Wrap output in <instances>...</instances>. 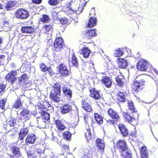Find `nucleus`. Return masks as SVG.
<instances>
[{"mask_svg":"<svg viewBox=\"0 0 158 158\" xmlns=\"http://www.w3.org/2000/svg\"><path fill=\"white\" fill-rule=\"evenodd\" d=\"M61 95V86L60 84L56 82L52 86V89L49 94L50 99L54 102L58 103L60 101Z\"/></svg>","mask_w":158,"mask_h":158,"instance_id":"1","label":"nucleus"},{"mask_svg":"<svg viewBox=\"0 0 158 158\" xmlns=\"http://www.w3.org/2000/svg\"><path fill=\"white\" fill-rule=\"evenodd\" d=\"M137 80L135 81L131 85L132 90L135 92H139L142 91L146 85V81L141 75H138L136 77Z\"/></svg>","mask_w":158,"mask_h":158,"instance_id":"2","label":"nucleus"},{"mask_svg":"<svg viewBox=\"0 0 158 158\" xmlns=\"http://www.w3.org/2000/svg\"><path fill=\"white\" fill-rule=\"evenodd\" d=\"M65 44L62 38L60 37L56 38L52 46V50L55 52L62 51L64 48Z\"/></svg>","mask_w":158,"mask_h":158,"instance_id":"3","label":"nucleus"},{"mask_svg":"<svg viewBox=\"0 0 158 158\" xmlns=\"http://www.w3.org/2000/svg\"><path fill=\"white\" fill-rule=\"evenodd\" d=\"M122 115L125 121L128 123L135 125L138 123L139 118L138 117H135L128 112H123Z\"/></svg>","mask_w":158,"mask_h":158,"instance_id":"4","label":"nucleus"},{"mask_svg":"<svg viewBox=\"0 0 158 158\" xmlns=\"http://www.w3.org/2000/svg\"><path fill=\"white\" fill-rule=\"evenodd\" d=\"M15 15L17 18L22 20L27 19L30 15L29 11L23 8L17 9L15 13Z\"/></svg>","mask_w":158,"mask_h":158,"instance_id":"5","label":"nucleus"},{"mask_svg":"<svg viewBox=\"0 0 158 158\" xmlns=\"http://www.w3.org/2000/svg\"><path fill=\"white\" fill-rule=\"evenodd\" d=\"M89 96L94 100H99V102L102 104L104 102V100L100 95L99 92L94 88H91L89 89Z\"/></svg>","mask_w":158,"mask_h":158,"instance_id":"6","label":"nucleus"},{"mask_svg":"<svg viewBox=\"0 0 158 158\" xmlns=\"http://www.w3.org/2000/svg\"><path fill=\"white\" fill-rule=\"evenodd\" d=\"M114 147L115 150H118L120 153L128 148L126 142L122 139L117 141Z\"/></svg>","mask_w":158,"mask_h":158,"instance_id":"7","label":"nucleus"},{"mask_svg":"<svg viewBox=\"0 0 158 158\" xmlns=\"http://www.w3.org/2000/svg\"><path fill=\"white\" fill-rule=\"evenodd\" d=\"M17 75L16 70H12L8 73L5 77V79L6 81L10 82L13 85L16 80L17 77L16 76Z\"/></svg>","mask_w":158,"mask_h":158,"instance_id":"8","label":"nucleus"},{"mask_svg":"<svg viewBox=\"0 0 158 158\" xmlns=\"http://www.w3.org/2000/svg\"><path fill=\"white\" fill-rule=\"evenodd\" d=\"M59 71L61 76L65 77L69 76L71 74V71L69 69L67 65L61 63L58 66Z\"/></svg>","mask_w":158,"mask_h":158,"instance_id":"9","label":"nucleus"},{"mask_svg":"<svg viewBox=\"0 0 158 158\" xmlns=\"http://www.w3.org/2000/svg\"><path fill=\"white\" fill-rule=\"evenodd\" d=\"M86 3V2L85 1L84 4L83 5L81 6H77L75 8H72L71 7H67L66 12L67 14L70 15L73 13H76L79 14L82 12L83 9V7Z\"/></svg>","mask_w":158,"mask_h":158,"instance_id":"10","label":"nucleus"},{"mask_svg":"<svg viewBox=\"0 0 158 158\" xmlns=\"http://www.w3.org/2000/svg\"><path fill=\"white\" fill-rule=\"evenodd\" d=\"M148 63L147 61L144 59L140 60L136 64V68L139 71L145 72L148 69Z\"/></svg>","mask_w":158,"mask_h":158,"instance_id":"11","label":"nucleus"},{"mask_svg":"<svg viewBox=\"0 0 158 158\" xmlns=\"http://www.w3.org/2000/svg\"><path fill=\"white\" fill-rule=\"evenodd\" d=\"M82 108L87 112H90L93 110V109L90 104V100L89 98H86L82 99L81 101Z\"/></svg>","mask_w":158,"mask_h":158,"instance_id":"12","label":"nucleus"},{"mask_svg":"<svg viewBox=\"0 0 158 158\" xmlns=\"http://www.w3.org/2000/svg\"><path fill=\"white\" fill-rule=\"evenodd\" d=\"M19 114L20 117L19 118V120L27 121L30 118L31 116L30 111L27 108H23Z\"/></svg>","mask_w":158,"mask_h":158,"instance_id":"13","label":"nucleus"},{"mask_svg":"<svg viewBox=\"0 0 158 158\" xmlns=\"http://www.w3.org/2000/svg\"><path fill=\"white\" fill-rule=\"evenodd\" d=\"M118 127L121 134L123 137L128 136L129 134V130L124 124L120 123L118 125Z\"/></svg>","mask_w":158,"mask_h":158,"instance_id":"14","label":"nucleus"},{"mask_svg":"<svg viewBox=\"0 0 158 158\" xmlns=\"http://www.w3.org/2000/svg\"><path fill=\"white\" fill-rule=\"evenodd\" d=\"M108 115L114 121H118L120 120V117L118 113L111 108L109 109L107 111Z\"/></svg>","mask_w":158,"mask_h":158,"instance_id":"15","label":"nucleus"},{"mask_svg":"<svg viewBox=\"0 0 158 158\" xmlns=\"http://www.w3.org/2000/svg\"><path fill=\"white\" fill-rule=\"evenodd\" d=\"M96 35V30L95 29L88 30L82 34V36L84 38L91 39V37Z\"/></svg>","mask_w":158,"mask_h":158,"instance_id":"16","label":"nucleus"},{"mask_svg":"<svg viewBox=\"0 0 158 158\" xmlns=\"http://www.w3.org/2000/svg\"><path fill=\"white\" fill-rule=\"evenodd\" d=\"M96 146L98 149L102 152L104 151L105 147V143L103 139L98 138L95 141Z\"/></svg>","mask_w":158,"mask_h":158,"instance_id":"17","label":"nucleus"},{"mask_svg":"<svg viewBox=\"0 0 158 158\" xmlns=\"http://www.w3.org/2000/svg\"><path fill=\"white\" fill-rule=\"evenodd\" d=\"M60 109L61 114H66L72 111V106L69 103L64 104L60 106Z\"/></svg>","mask_w":158,"mask_h":158,"instance_id":"18","label":"nucleus"},{"mask_svg":"<svg viewBox=\"0 0 158 158\" xmlns=\"http://www.w3.org/2000/svg\"><path fill=\"white\" fill-rule=\"evenodd\" d=\"M62 90L63 94L68 98L70 99L72 97V91L70 88L64 85L62 87Z\"/></svg>","mask_w":158,"mask_h":158,"instance_id":"19","label":"nucleus"},{"mask_svg":"<svg viewBox=\"0 0 158 158\" xmlns=\"http://www.w3.org/2000/svg\"><path fill=\"white\" fill-rule=\"evenodd\" d=\"M21 31L23 33L32 34L35 31V28L30 26H23L21 28Z\"/></svg>","mask_w":158,"mask_h":158,"instance_id":"20","label":"nucleus"},{"mask_svg":"<svg viewBox=\"0 0 158 158\" xmlns=\"http://www.w3.org/2000/svg\"><path fill=\"white\" fill-rule=\"evenodd\" d=\"M141 158H149V153L147 147L144 145L141 146L140 149Z\"/></svg>","mask_w":158,"mask_h":158,"instance_id":"21","label":"nucleus"},{"mask_svg":"<svg viewBox=\"0 0 158 158\" xmlns=\"http://www.w3.org/2000/svg\"><path fill=\"white\" fill-rule=\"evenodd\" d=\"M28 132L29 129L28 127L21 128L19 133V139L23 140L26 136L28 134Z\"/></svg>","mask_w":158,"mask_h":158,"instance_id":"22","label":"nucleus"},{"mask_svg":"<svg viewBox=\"0 0 158 158\" xmlns=\"http://www.w3.org/2000/svg\"><path fill=\"white\" fill-rule=\"evenodd\" d=\"M101 81L107 88L110 87L112 84V81L111 79L107 76L102 77L101 80Z\"/></svg>","mask_w":158,"mask_h":158,"instance_id":"23","label":"nucleus"},{"mask_svg":"<svg viewBox=\"0 0 158 158\" xmlns=\"http://www.w3.org/2000/svg\"><path fill=\"white\" fill-rule=\"evenodd\" d=\"M85 136L88 142L92 139V135L91 133V128L88 124L85 126Z\"/></svg>","mask_w":158,"mask_h":158,"instance_id":"24","label":"nucleus"},{"mask_svg":"<svg viewBox=\"0 0 158 158\" xmlns=\"http://www.w3.org/2000/svg\"><path fill=\"white\" fill-rule=\"evenodd\" d=\"M120 156L122 158H132V154L131 150L129 148L125 151H123L121 152Z\"/></svg>","mask_w":158,"mask_h":158,"instance_id":"25","label":"nucleus"},{"mask_svg":"<svg viewBox=\"0 0 158 158\" xmlns=\"http://www.w3.org/2000/svg\"><path fill=\"white\" fill-rule=\"evenodd\" d=\"M55 122L56 127L58 130L63 131L66 128L64 124L61 120L57 119L55 120Z\"/></svg>","mask_w":158,"mask_h":158,"instance_id":"26","label":"nucleus"},{"mask_svg":"<svg viewBox=\"0 0 158 158\" xmlns=\"http://www.w3.org/2000/svg\"><path fill=\"white\" fill-rule=\"evenodd\" d=\"M116 99L118 102H125L126 101L125 96L122 92H118L116 94Z\"/></svg>","mask_w":158,"mask_h":158,"instance_id":"27","label":"nucleus"},{"mask_svg":"<svg viewBox=\"0 0 158 158\" xmlns=\"http://www.w3.org/2000/svg\"><path fill=\"white\" fill-rule=\"evenodd\" d=\"M29 77L27 74L24 73L20 77H18L19 83L23 82L24 85H26L28 83V82H27Z\"/></svg>","mask_w":158,"mask_h":158,"instance_id":"28","label":"nucleus"},{"mask_svg":"<svg viewBox=\"0 0 158 158\" xmlns=\"http://www.w3.org/2000/svg\"><path fill=\"white\" fill-rule=\"evenodd\" d=\"M118 65L119 68L124 69L127 67L128 65V63L127 60L124 58H118Z\"/></svg>","mask_w":158,"mask_h":158,"instance_id":"29","label":"nucleus"},{"mask_svg":"<svg viewBox=\"0 0 158 158\" xmlns=\"http://www.w3.org/2000/svg\"><path fill=\"white\" fill-rule=\"evenodd\" d=\"M11 150L14 154V156L17 157H19L21 156V154L19 147L15 146H13L11 148Z\"/></svg>","mask_w":158,"mask_h":158,"instance_id":"30","label":"nucleus"},{"mask_svg":"<svg viewBox=\"0 0 158 158\" xmlns=\"http://www.w3.org/2000/svg\"><path fill=\"white\" fill-rule=\"evenodd\" d=\"M81 51L80 53L83 55L84 57L87 58L89 57L90 55V50L88 48L83 47L82 48Z\"/></svg>","mask_w":158,"mask_h":158,"instance_id":"31","label":"nucleus"},{"mask_svg":"<svg viewBox=\"0 0 158 158\" xmlns=\"http://www.w3.org/2000/svg\"><path fill=\"white\" fill-rule=\"evenodd\" d=\"M2 23L3 24L2 27L6 31H7L10 30L12 27V25L9 20H4Z\"/></svg>","mask_w":158,"mask_h":158,"instance_id":"32","label":"nucleus"},{"mask_svg":"<svg viewBox=\"0 0 158 158\" xmlns=\"http://www.w3.org/2000/svg\"><path fill=\"white\" fill-rule=\"evenodd\" d=\"M36 137L33 134H29L27 135L26 139V143L30 144H33L35 141Z\"/></svg>","mask_w":158,"mask_h":158,"instance_id":"33","label":"nucleus"},{"mask_svg":"<svg viewBox=\"0 0 158 158\" xmlns=\"http://www.w3.org/2000/svg\"><path fill=\"white\" fill-rule=\"evenodd\" d=\"M40 114L42 119L45 121H44L45 122L46 121L47 122H49V120L50 116L49 113L45 110H42L40 113Z\"/></svg>","mask_w":158,"mask_h":158,"instance_id":"34","label":"nucleus"},{"mask_svg":"<svg viewBox=\"0 0 158 158\" xmlns=\"http://www.w3.org/2000/svg\"><path fill=\"white\" fill-rule=\"evenodd\" d=\"M94 117L95 120L99 125L102 124L103 123V118L101 115L95 113L94 114Z\"/></svg>","mask_w":158,"mask_h":158,"instance_id":"35","label":"nucleus"},{"mask_svg":"<svg viewBox=\"0 0 158 158\" xmlns=\"http://www.w3.org/2000/svg\"><path fill=\"white\" fill-rule=\"evenodd\" d=\"M45 32L48 35H51L53 30V25L47 24L44 26Z\"/></svg>","mask_w":158,"mask_h":158,"instance_id":"36","label":"nucleus"},{"mask_svg":"<svg viewBox=\"0 0 158 158\" xmlns=\"http://www.w3.org/2000/svg\"><path fill=\"white\" fill-rule=\"evenodd\" d=\"M123 78L121 76H118L115 77V81L117 85L120 87H123L124 84Z\"/></svg>","mask_w":158,"mask_h":158,"instance_id":"37","label":"nucleus"},{"mask_svg":"<svg viewBox=\"0 0 158 158\" xmlns=\"http://www.w3.org/2000/svg\"><path fill=\"white\" fill-rule=\"evenodd\" d=\"M97 22L96 18L91 17L89 18L87 24V26L88 27H92L94 26L96 24Z\"/></svg>","mask_w":158,"mask_h":158,"instance_id":"38","label":"nucleus"},{"mask_svg":"<svg viewBox=\"0 0 158 158\" xmlns=\"http://www.w3.org/2000/svg\"><path fill=\"white\" fill-rule=\"evenodd\" d=\"M127 106L129 110L131 111L132 113L137 112V110L134 106L132 101L131 100L128 101Z\"/></svg>","mask_w":158,"mask_h":158,"instance_id":"39","label":"nucleus"},{"mask_svg":"<svg viewBox=\"0 0 158 158\" xmlns=\"http://www.w3.org/2000/svg\"><path fill=\"white\" fill-rule=\"evenodd\" d=\"M72 134L69 131H65L62 133L63 138L66 140L70 141Z\"/></svg>","mask_w":158,"mask_h":158,"instance_id":"40","label":"nucleus"},{"mask_svg":"<svg viewBox=\"0 0 158 158\" xmlns=\"http://www.w3.org/2000/svg\"><path fill=\"white\" fill-rule=\"evenodd\" d=\"M23 103L20 98H18L15 101L13 105V107L16 109H18L22 107Z\"/></svg>","mask_w":158,"mask_h":158,"instance_id":"41","label":"nucleus"},{"mask_svg":"<svg viewBox=\"0 0 158 158\" xmlns=\"http://www.w3.org/2000/svg\"><path fill=\"white\" fill-rule=\"evenodd\" d=\"M71 60L70 61L73 66L77 67L78 65L77 59L74 53L72 54Z\"/></svg>","mask_w":158,"mask_h":158,"instance_id":"42","label":"nucleus"},{"mask_svg":"<svg viewBox=\"0 0 158 158\" xmlns=\"http://www.w3.org/2000/svg\"><path fill=\"white\" fill-rule=\"evenodd\" d=\"M15 5V3L14 1H8L5 6V8L7 10H10Z\"/></svg>","mask_w":158,"mask_h":158,"instance_id":"43","label":"nucleus"},{"mask_svg":"<svg viewBox=\"0 0 158 158\" xmlns=\"http://www.w3.org/2000/svg\"><path fill=\"white\" fill-rule=\"evenodd\" d=\"M44 107L45 108V110L46 111H49L50 109L49 108H50V110L53 109V107L50 105L49 103V102L48 101H45L44 102Z\"/></svg>","mask_w":158,"mask_h":158,"instance_id":"44","label":"nucleus"},{"mask_svg":"<svg viewBox=\"0 0 158 158\" xmlns=\"http://www.w3.org/2000/svg\"><path fill=\"white\" fill-rule=\"evenodd\" d=\"M40 21L45 23H48L50 20V18L46 14H43L42 17L40 18Z\"/></svg>","mask_w":158,"mask_h":158,"instance_id":"45","label":"nucleus"},{"mask_svg":"<svg viewBox=\"0 0 158 158\" xmlns=\"http://www.w3.org/2000/svg\"><path fill=\"white\" fill-rule=\"evenodd\" d=\"M61 0H48V3L52 6H55L58 5Z\"/></svg>","mask_w":158,"mask_h":158,"instance_id":"46","label":"nucleus"},{"mask_svg":"<svg viewBox=\"0 0 158 158\" xmlns=\"http://www.w3.org/2000/svg\"><path fill=\"white\" fill-rule=\"evenodd\" d=\"M35 152L30 149L27 152V156L28 158H35L34 153Z\"/></svg>","mask_w":158,"mask_h":158,"instance_id":"47","label":"nucleus"},{"mask_svg":"<svg viewBox=\"0 0 158 158\" xmlns=\"http://www.w3.org/2000/svg\"><path fill=\"white\" fill-rule=\"evenodd\" d=\"M123 54V52L121 51V49L118 48L115 50L114 55L115 57H119L122 56Z\"/></svg>","mask_w":158,"mask_h":158,"instance_id":"48","label":"nucleus"},{"mask_svg":"<svg viewBox=\"0 0 158 158\" xmlns=\"http://www.w3.org/2000/svg\"><path fill=\"white\" fill-rule=\"evenodd\" d=\"M40 67L42 71L46 72L48 70H50V67H47L44 63H42L40 65Z\"/></svg>","mask_w":158,"mask_h":158,"instance_id":"49","label":"nucleus"},{"mask_svg":"<svg viewBox=\"0 0 158 158\" xmlns=\"http://www.w3.org/2000/svg\"><path fill=\"white\" fill-rule=\"evenodd\" d=\"M30 65V64H29V63H25L23 67L24 70L23 72H29L30 71L31 69V67Z\"/></svg>","mask_w":158,"mask_h":158,"instance_id":"50","label":"nucleus"},{"mask_svg":"<svg viewBox=\"0 0 158 158\" xmlns=\"http://www.w3.org/2000/svg\"><path fill=\"white\" fill-rule=\"evenodd\" d=\"M6 103V100L2 99L0 101V108L3 110H5V106Z\"/></svg>","mask_w":158,"mask_h":158,"instance_id":"51","label":"nucleus"},{"mask_svg":"<svg viewBox=\"0 0 158 158\" xmlns=\"http://www.w3.org/2000/svg\"><path fill=\"white\" fill-rule=\"evenodd\" d=\"M6 87V85L4 84H0V95H2L3 93L5 92Z\"/></svg>","mask_w":158,"mask_h":158,"instance_id":"52","label":"nucleus"},{"mask_svg":"<svg viewBox=\"0 0 158 158\" xmlns=\"http://www.w3.org/2000/svg\"><path fill=\"white\" fill-rule=\"evenodd\" d=\"M16 119L14 118H11L8 122L9 125L11 127L14 126L16 124Z\"/></svg>","mask_w":158,"mask_h":158,"instance_id":"53","label":"nucleus"},{"mask_svg":"<svg viewBox=\"0 0 158 158\" xmlns=\"http://www.w3.org/2000/svg\"><path fill=\"white\" fill-rule=\"evenodd\" d=\"M6 61V56L3 55H0V66L4 65Z\"/></svg>","mask_w":158,"mask_h":158,"instance_id":"54","label":"nucleus"},{"mask_svg":"<svg viewBox=\"0 0 158 158\" xmlns=\"http://www.w3.org/2000/svg\"><path fill=\"white\" fill-rule=\"evenodd\" d=\"M60 21L62 24H65L68 23V19L66 18H63L60 19Z\"/></svg>","mask_w":158,"mask_h":158,"instance_id":"55","label":"nucleus"},{"mask_svg":"<svg viewBox=\"0 0 158 158\" xmlns=\"http://www.w3.org/2000/svg\"><path fill=\"white\" fill-rule=\"evenodd\" d=\"M89 152L86 153V154H84V158H92L93 156V154Z\"/></svg>","mask_w":158,"mask_h":158,"instance_id":"56","label":"nucleus"},{"mask_svg":"<svg viewBox=\"0 0 158 158\" xmlns=\"http://www.w3.org/2000/svg\"><path fill=\"white\" fill-rule=\"evenodd\" d=\"M38 106L39 108L40 109V110H41L42 111L45 110V108L44 104H42L41 103H39L38 105Z\"/></svg>","mask_w":158,"mask_h":158,"instance_id":"57","label":"nucleus"},{"mask_svg":"<svg viewBox=\"0 0 158 158\" xmlns=\"http://www.w3.org/2000/svg\"><path fill=\"white\" fill-rule=\"evenodd\" d=\"M42 0H32V2L36 4H39L42 2Z\"/></svg>","mask_w":158,"mask_h":158,"instance_id":"58","label":"nucleus"},{"mask_svg":"<svg viewBox=\"0 0 158 158\" xmlns=\"http://www.w3.org/2000/svg\"><path fill=\"white\" fill-rule=\"evenodd\" d=\"M130 136L132 139L136 138L137 137L136 133L135 132L131 133L130 134Z\"/></svg>","mask_w":158,"mask_h":158,"instance_id":"59","label":"nucleus"},{"mask_svg":"<svg viewBox=\"0 0 158 158\" xmlns=\"http://www.w3.org/2000/svg\"><path fill=\"white\" fill-rule=\"evenodd\" d=\"M44 152V151L40 148H39L37 150V152L39 154H41L43 153Z\"/></svg>","mask_w":158,"mask_h":158,"instance_id":"60","label":"nucleus"},{"mask_svg":"<svg viewBox=\"0 0 158 158\" xmlns=\"http://www.w3.org/2000/svg\"><path fill=\"white\" fill-rule=\"evenodd\" d=\"M63 148L65 150H67L69 149V147L68 145H66L65 144L62 145Z\"/></svg>","mask_w":158,"mask_h":158,"instance_id":"61","label":"nucleus"},{"mask_svg":"<svg viewBox=\"0 0 158 158\" xmlns=\"http://www.w3.org/2000/svg\"><path fill=\"white\" fill-rule=\"evenodd\" d=\"M47 71H48V73H49V74L50 75H51V74H54L53 73V72L52 70L51 67H50V69L49 70H48Z\"/></svg>","mask_w":158,"mask_h":158,"instance_id":"62","label":"nucleus"},{"mask_svg":"<svg viewBox=\"0 0 158 158\" xmlns=\"http://www.w3.org/2000/svg\"><path fill=\"white\" fill-rule=\"evenodd\" d=\"M84 119L85 121H86L88 118V116L86 114H85L84 116H83Z\"/></svg>","mask_w":158,"mask_h":158,"instance_id":"63","label":"nucleus"},{"mask_svg":"<svg viewBox=\"0 0 158 158\" xmlns=\"http://www.w3.org/2000/svg\"><path fill=\"white\" fill-rule=\"evenodd\" d=\"M152 70L155 73L158 74V71L155 68L153 69Z\"/></svg>","mask_w":158,"mask_h":158,"instance_id":"64","label":"nucleus"}]
</instances>
